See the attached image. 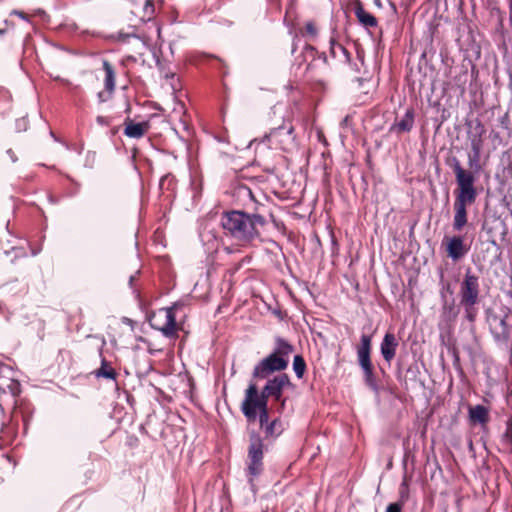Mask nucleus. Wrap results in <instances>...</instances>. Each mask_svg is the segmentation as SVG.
I'll return each instance as SVG.
<instances>
[{"label": "nucleus", "mask_w": 512, "mask_h": 512, "mask_svg": "<svg viewBox=\"0 0 512 512\" xmlns=\"http://www.w3.org/2000/svg\"><path fill=\"white\" fill-rule=\"evenodd\" d=\"M111 96V94H109V92L105 93V92H99L98 93V99H99V102H105L109 99V97Z\"/></svg>", "instance_id": "nucleus-32"}, {"label": "nucleus", "mask_w": 512, "mask_h": 512, "mask_svg": "<svg viewBox=\"0 0 512 512\" xmlns=\"http://www.w3.org/2000/svg\"><path fill=\"white\" fill-rule=\"evenodd\" d=\"M114 39L120 42H127L130 38L136 37L134 33L118 32L114 36Z\"/></svg>", "instance_id": "nucleus-28"}, {"label": "nucleus", "mask_w": 512, "mask_h": 512, "mask_svg": "<svg viewBox=\"0 0 512 512\" xmlns=\"http://www.w3.org/2000/svg\"><path fill=\"white\" fill-rule=\"evenodd\" d=\"M401 487L407 488V482L405 480L402 482Z\"/></svg>", "instance_id": "nucleus-37"}, {"label": "nucleus", "mask_w": 512, "mask_h": 512, "mask_svg": "<svg viewBox=\"0 0 512 512\" xmlns=\"http://www.w3.org/2000/svg\"><path fill=\"white\" fill-rule=\"evenodd\" d=\"M450 166L455 174L457 183L453 229L461 231L467 224L466 207L473 204L477 198V189L474 186L476 177L472 171L464 169L460 161L455 157L452 159Z\"/></svg>", "instance_id": "nucleus-2"}, {"label": "nucleus", "mask_w": 512, "mask_h": 512, "mask_svg": "<svg viewBox=\"0 0 512 512\" xmlns=\"http://www.w3.org/2000/svg\"><path fill=\"white\" fill-rule=\"evenodd\" d=\"M132 12L142 21H148L152 19L155 12L153 0H145L142 7L135 5Z\"/></svg>", "instance_id": "nucleus-18"}, {"label": "nucleus", "mask_w": 512, "mask_h": 512, "mask_svg": "<svg viewBox=\"0 0 512 512\" xmlns=\"http://www.w3.org/2000/svg\"><path fill=\"white\" fill-rule=\"evenodd\" d=\"M281 431V423L278 419H274L265 426V433L267 436H278Z\"/></svg>", "instance_id": "nucleus-24"}, {"label": "nucleus", "mask_w": 512, "mask_h": 512, "mask_svg": "<svg viewBox=\"0 0 512 512\" xmlns=\"http://www.w3.org/2000/svg\"><path fill=\"white\" fill-rule=\"evenodd\" d=\"M94 375L96 378H106L111 380H115L117 376L116 371L104 357L101 358V366L94 371Z\"/></svg>", "instance_id": "nucleus-20"}, {"label": "nucleus", "mask_w": 512, "mask_h": 512, "mask_svg": "<svg viewBox=\"0 0 512 512\" xmlns=\"http://www.w3.org/2000/svg\"><path fill=\"white\" fill-rule=\"evenodd\" d=\"M356 16L360 23L366 27H375L377 25L376 18L362 7L356 9Z\"/></svg>", "instance_id": "nucleus-22"}, {"label": "nucleus", "mask_w": 512, "mask_h": 512, "mask_svg": "<svg viewBox=\"0 0 512 512\" xmlns=\"http://www.w3.org/2000/svg\"><path fill=\"white\" fill-rule=\"evenodd\" d=\"M486 133L484 125L476 121L467 132L470 143L471 153L468 155V164L471 169L478 171L480 169L481 152L484 145V135Z\"/></svg>", "instance_id": "nucleus-6"}, {"label": "nucleus", "mask_w": 512, "mask_h": 512, "mask_svg": "<svg viewBox=\"0 0 512 512\" xmlns=\"http://www.w3.org/2000/svg\"><path fill=\"white\" fill-rule=\"evenodd\" d=\"M288 387H293L290 378L287 374H279L271 379H268L261 392L258 391V387L255 383H250L245 390V395H248L250 390H254V396L252 399L257 401H264L268 404V399L273 398L275 401H282V405L285 404V400H282L283 390Z\"/></svg>", "instance_id": "nucleus-3"}, {"label": "nucleus", "mask_w": 512, "mask_h": 512, "mask_svg": "<svg viewBox=\"0 0 512 512\" xmlns=\"http://www.w3.org/2000/svg\"><path fill=\"white\" fill-rule=\"evenodd\" d=\"M288 364V359L270 353L254 366L252 375L257 379H267L273 373L285 370Z\"/></svg>", "instance_id": "nucleus-9"}, {"label": "nucleus", "mask_w": 512, "mask_h": 512, "mask_svg": "<svg viewBox=\"0 0 512 512\" xmlns=\"http://www.w3.org/2000/svg\"><path fill=\"white\" fill-rule=\"evenodd\" d=\"M479 298V278L467 270L460 286V304L476 305Z\"/></svg>", "instance_id": "nucleus-12"}, {"label": "nucleus", "mask_w": 512, "mask_h": 512, "mask_svg": "<svg viewBox=\"0 0 512 512\" xmlns=\"http://www.w3.org/2000/svg\"><path fill=\"white\" fill-rule=\"evenodd\" d=\"M330 52L333 57H337L339 53H342L345 58L348 57L346 49L341 44L336 43L334 40H331Z\"/></svg>", "instance_id": "nucleus-26"}, {"label": "nucleus", "mask_w": 512, "mask_h": 512, "mask_svg": "<svg viewBox=\"0 0 512 512\" xmlns=\"http://www.w3.org/2000/svg\"><path fill=\"white\" fill-rule=\"evenodd\" d=\"M178 307V304H174L155 312L151 319L152 327L161 331L166 337H174L177 332L175 311Z\"/></svg>", "instance_id": "nucleus-8"}, {"label": "nucleus", "mask_w": 512, "mask_h": 512, "mask_svg": "<svg viewBox=\"0 0 512 512\" xmlns=\"http://www.w3.org/2000/svg\"><path fill=\"white\" fill-rule=\"evenodd\" d=\"M293 352V346L289 344L283 338H276V347L272 354L277 357H282L283 359H288L289 355Z\"/></svg>", "instance_id": "nucleus-21"}, {"label": "nucleus", "mask_w": 512, "mask_h": 512, "mask_svg": "<svg viewBox=\"0 0 512 512\" xmlns=\"http://www.w3.org/2000/svg\"><path fill=\"white\" fill-rule=\"evenodd\" d=\"M465 311V317L468 321L474 322L477 316V310L475 309V305L468 304H460Z\"/></svg>", "instance_id": "nucleus-25"}, {"label": "nucleus", "mask_w": 512, "mask_h": 512, "mask_svg": "<svg viewBox=\"0 0 512 512\" xmlns=\"http://www.w3.org/2000/svg\"><path fill=\"white\" fill-rule=\"evenodd\" d=\"M414 126V111L413 109H407L404 116L395 122L391 127V130L397 133L409 132Z\"/></svg>", "instance_id": "nucleus-16"}, {"label": "nucleus", "mask_w": 512, "mask_h": 512, "mask_svg": "<svg viewBox=\"0 0 512 512\" xmlns=\"http://www.w3.org/2000/svg\"><path fill=\"white\" fill-rule=\"evenodd\" d=\"M28 121L26 118H21L16 121L18 131H25L27 129Z\"/></svg>", "instance_id": "nucleus-29"}, {"label": "nucleus", "mask_w": 512, "mask_h": 512, "mask_svg": "<svg viewBox=\"0 0 512 512\" xmlns=\"http://www.w3.org/2000/svg\"><path fill=\"white\" fill-rule=\"evenodd\" d=\"M264 443L257 433L250 434V443L248 447L247 473L249 482L253 485L255 477L259 476L263 471Z\"/></svg>", "instance_id": "nucleus-4"}, {"label": "nucleus", "mask_w": 512, "mask_h": 512, "mask_svg": "<svg viewBox=\"0 0 512 512\" xmlns=\"http://www.w3.org/2000/svg\"><path fill=\"white\" fill-rule=\"evenodd\" d=\"M254 395V390L252 389L248 395H245L241 404V411L248 421H255L257 416H259L260 426L265 429V426L270 423L268 404L264 401L252 399Z\"/></svg>", "instance_id": "nucleus-7"}, {"label": "nucleus", "mask_w": 512, "mask_h": 512, "mask_svg": "<svg viewBox=\"0 0 512 512\" xmlns=\"http://www.w3.org/2000/svg\"><path fill=\"white\" fill-rule=\"evenodd\" d=\"M4 33H5V30L0 29V34H4Z\"/></svg>", "instance_id": "nucleus-38"}, {"label": "nucleus", "mask_w": 512, "mask_h": 512, "mask_svg": "<svg viewBox=\"0 0 512 512\" xmlns=\"http://www.w3.org/2000/svg\"><path fill=\"white\" fill-rule=\"evenodd\" d=\"M11 14L18 16L19 18H21V19H23L25 21H29V17L23 11L13 10L11 12Z\"/></svg>", "instance_id": "nucleus-31"}, {"label": "nucleus", "mask_w": 512, "mask_h": 512, "mask_svg": "<svg viewBox=\"0 0 512 512\" xmlns=\"http://www.w3.org/2000/svg\"><path fill=\"white\" fill-rule=\"evenodd\" d=\"M508 316L490 312L487 315V322L494 340L500 344H506L510 338L511 327L507 323Z\"/></svg>", "instance_id": "nucleus-11"}, {"label": "nucleus", "mask_w": 512, "mask_h": 512, "mask_svg": "<svg viewBox=\"0 0 512 512\" xmlns=\"http://www.w3.org/2000/svg\"><path fill=\"white\" fill-rule=\"evenodd\" d=\"M386 512H401V505L399 503H391L387 506Z\"/></svg>", "instance_id": "nucleus-30"}, {"label": "nucleus", "mask_w": 512, "mask_h": 512, "mask_svg": "<svg viewBox=\"0 0 512 512\" xmlns=\"http://www.w3.org/2000/svg\"><path fill=\"white\" fill-rule=\"evenodd\" d=\"M134 280H135V276H131L129 279L130 286H132Z\"/></svg>", "instance_id": "nucleus-36"}, {"label": "nucleus", "mask_w": 512, "mask_h": 512, "mask_svg": "<svg viewBox=\"0 0 512 512\" xmlns=\"http://www.w3.org/2000/svg\"><path fill=\"white\" fill-rule=\"evenodd\" d=\"M372 336L368 334H362L360 338V344L357 347V358L358 363L364 373V380L367 386L371 389H377V382L374 376V369L371 362V347H372Z\"/></svg>", "instance_id": "nucleus-5"}, {"label": "nucleus", "mask_w": 512, "mask_h": 512, "mask_svg": "<svg viewBox=\"0 0 512 512\" xmlns=\"http://www.w3.org/2000/svg\"><path fill=\"white\" fill-rule=\"evenodd\" d=\"M103 70L105 72V89L109 94H112L115 90V71L107 60L103 61Z\"/></svg>", "instance_id": "nucleus-19"}, {"label": "nucleus", "mask_w": 512, "mask_h": 512, "mask_svg": "<svg viewBox=\"0 0 512 512\" xmlns=\"http://www.w3.org/2000/svg\"><path fill=\"white\" fill-rule=\"evenodd\" d=\"M447 255L453 260L462 259L470 250V246L461 236H453L445 239Z\"/></svg>", "instance_id": "nucleus-13"}, {"label": "nucleus", "mask_w": 512, "mask_h": 512, "mask_svg": "<svg viewBox=\"0 0 512 512\" xmlns=\"http://www.w3.org/2000/svg\"><path fill=\"white\" fill-rule=\"evenodd\" d=\"M266 224L263 216L242 211H230L223 214L221 225L226 235L232 237L239 246H256L262 241L261 229Z\"/></svg>", "instance_id": "nucleus-1"}, {"label": "nucleus", "mask_w": 512, "mask_h": 512, "mask_svg": "<svg viewBox=\"0 0 512 512\" xmlns=\"http://www.w3.org/2000/svg\"><path fill=\"white\" fill-rule=\"evenodd\" d=\"M172 180H173V178L170 177V175H165L160 180V186L162 187L166 182H168L170 184L172 182Z\"/></svg>", "instance_id": "nucleus-34"}, {"label": "nucleus", "mask_w": 512, "mask_h": 512, "mask_svg": "<svg viewBox=\"0 0 512 512\" xmlns=\"http://www.w3.org/2000/svg\"><path fill=\"white\" fill-rule=\"evenodd\" d=\"M265 137L271 146L283 151H288L294 146L295 135L291 124L284 123L277 128H273Z\"/></svg>", "instance_id": "nucleus-10"}, {"label": "nucleus", "mask_w": 512, "mask_h": 512, "mask_svg": "<svg viewBox=\"0 0 512 512\" xmlns=\"http://www.w3.org/2000/svg\"><path fill=\"white\" fill-rule=\"evenodd\" d=\"M305 28L308 34L316 35V28L312 23H307Z\"/></svg>", "instance_id": "nucleus-33"}, {"label": "nucleus", "mask_w": 512, "mask_h": 512, "mask_svg": "<svg viewBox=\"0 0 512 512\" xmlns=\"http://www.w3.org/2000/svg\"><path fill=\"white\" fill-rule=\"evenodd\" d=\"M124 124V134L132 139L142 138L150 128V124L147 121L136 123L130 119H126Z\"/></svg>", "instance_id": "nucleus-15"}, {"label": "nucleus", "mask_w": 512, "mask_h": 512, "mask_svg": "<svg viewBox=\"0 0 512 512\" xmlns=\"http://www.w3.org/2000/svg\"><path fill=\"white\" fill-rule=\"evenodd\" d=\"M503 439L507 444H509L512 451V418H510L507 422V427L503 435Z\"/></svg>", "instance_id": "nucleus-27"}, {"label": "nucleus", "mask_w": 512, "mask_h": 512, "mask_svg": "<svg viewBox=\"0 0 512 512\" xmlns=\"http://www.w3.org/2000/svg\"><path fill=\"white\" fill-rule=\"evenodd\" d=\"M398 341L393 333H386L380 345V351L386 362L390 363L396 355Z\"/></svg>", "instance_id": "nucleus-14"}, {"label": "nucleus", "mask_w": 512, "mask_h": 512, "mask_svg": "<svg viewBox=\"0 0 512 512\" xmlns=\"http://www.w3.org/2000/svg\"><path fill=\"white\" fill-rule=\"evenodd\" d=\"M293 370L297 378L301 379L306 370V363L302 356L296 355L293 359Z\"/></svg>", "instance_id": "nucleus-23"}, {"label": "nucleus", "mask_w": 512, "mask_h": 512, "mask_svg": "<svg viewBox=\"0 0 512 512\" xmlns=\"http://www.w3.org/2000/svg\"><path fill=\"white\" fill-rule=\"evenodd\" d=\"M96 120L101 125L107 124V121H106L105 117H103V116H98Z\"/></svg>", "instance_id": "nucleus-35"}, {"label": "nucleus", "mask_w": 512, "mask_h": 512, "mask_svg": "<svg viewBox=\"0 0 512 512\" xmlns=\"http://www.w3.org/2000/svg\"><path fill=\"white\" fill-rule=\"evenodd\" d=\"M469 418L473 423L486 424L489 421V410L483 405L469 408Z\"/></svg>", "instance_id": "nucleus-17"}]
</instances>
